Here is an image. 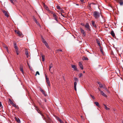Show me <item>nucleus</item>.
Instances as JSON below:
<instances>
[{
    "mask_svg": "<svg viewBox=\"0 0 123 123\" xmlns=\"http://www.w3.org/2000/svg\"><path fill=\"white\" fill-rule=\"evenodd\" d=\"M25 54L26 55L27 57H28V53L27 51H26L25 52Z\"/></svg>",
    "mask_w": 123,
    "mask_h": 123,
    "instance_id": "c756f323",
    "label": "nucleus"
},
{
    "mask_svg": "<svg viewBox=\"0 0 123 123\" xmlns=\"http://www.w3.org/2000/svg\"><path fill=\"white\" fill-rule=\"evenodd\" d=\"M14 31L15 32L17 33L18 36H21L22 35V33L20 32V31H18L16 30H15Z\"/></svg>",
    "mask_w": 123,
    "mask_h": 123,
    "instance_id": "f03ea898",
    "label": "nucleus"
},
{
    "mask_svg": "<svg viewBox=\"0 0 123 123\" xmlns=\"http://www.w3.org/2000/svg\"><path fill=\"white\" fill-rule=\"evenodd\" d=\"M103 88L104 89H105L106 91H108V90L106 88H105V87H103Z\"/></svg>",
    "mask_w": 123,
    "mask_h": 123,
    "instance_id": "8fccbe9b",
    "label": "nucleus"
},
{
    "mask_svg": "<svg viewBox=\"0 0 123 123\" xmlns=\"http://www.w3.org/2000/svg\"><path fill=\"white\" fill-rule=\"evenodd\" d=\"M59 121L60 122V123H64L62 121L61 119Z\"/></svg>",
    "mask_w": 123,
    "mask_h": 123,
    "instance_id": "c03bdc74",
    "label": "nucleus"
},
{
    "mask_svg": "<svg viewBox=\"0 0 123 123\" xmlns=\"http://www.w3.org/2000/svg\"><path fill=\"white\" fill-rule=\"evenodd\" d=\"M42 42L44 43V44L45 43H46V41L44 39L43 37H42Z\"/></svg>",
    "mask_w": 123,
    "mask_h": 123,
    "instance_id": "a211bd4d",
    "label": "nucleus"
},
{
    "mask_svg": "<svg viewBox=\"0 0 123 123\" xmlns=\"http://www.w3.org/2000/svg\"><path fill=\"white\" fill-rule=\"evenodd\" d=\"M119 3L120 6H122L123 5V0L120 1Z\"/></svg>",
    "mask_w": 123,
    "mask_h": 123,
    "instance_id": "393cba45",
    "label": "nucleus"
},
{
    "mask_svg": "<svg viewBox=\"0 0 123 123\" xmlns=\"http://www.w3.org/2000/svg\"><path fill=\"white\" fill-rule=\"evenodd\" d=\"M39 114H40L42 116V117L43 118V117H44V116L42 114V113L41 111L39 113Z\"/></svg>",
    "mask_w": 123,
    "mask_h": 123,
    "instance_id": "e433bc0d",
    "label": "nucleus"
},
{
    "mask_svg": "<svg viewBox=\"0 0 123 123\" xmlns=\"http://www.w3.org/2000/svg\"><path fill=\"white\" fill-rule=\"evenodd\" d=\"M83 59L85 60H88V59L87 58L85 57H84V58Z\"/></svg>",
    "mask_w": 123,
    "mask_h": 123,
    "instance_id": "a19ab883",
    "label": "nucleus"
},
{
    "mask_svg": "<svg viewBox=\"0 0 123 123\" xmlns=\"http://www.w3.org/2000/svg\"><path fill=\"white\" fill-rule=\"evenodd\" d=\"M7 17H8L9 16H6Z\"/></svg>",
    "mask_w": 123,
    "mask_h": 123,
    "instance_id": "0e129e2a",
    "label": "nucleus"
},
{
    "mask_svg": "<svg viewBox=\"0 0 123 123\" xmlns=\"http://www.w3.org/2000/svg\"><path fill=\"white\" fill-rule=\"evenodd\" d=\"M97 44H98L99 46L100 47V48H101V44L99 42V41L97 40Z\"/></svg>",
    "mask_w": 123,
    "mask_h": 123,
    "instance_id": "b1692460",
    "label": "nucleus"
},
{
    "mask_svg": "<svg viewBox=\"0 0 123 123\" xmlns=\"http://www.w3.org/2000/svg\"><path fill=\"white\" fill-rule=\"evenodd\" d=\"M76 5H78V4H76Z\"/></svg>",
    "mask_w": 123,
    "mask_h": 123,
    "instance_id": "338daca9",
    "label": "nucleus"
},
{
    "mask_svg": "<svg viewBox=\"0 0 123 123\" xmlns=\"http://www.w3.org/2000/svg\"><path fill=\"white\" fill-rule=\"evenodd\" d=\"M39 114H40L42 116V117L43 118V117H44V116L42 114V113L41 111L39 113Z\"/></svg>",
    "mask_w": 123,
    "mask_h": 123,
    "instance_id": "4c0bfd02",
    "label": "nucleus"
},
{
    "mask_svg": "<svg viewBox=\"0 0 123 123\" xmlns=\"http://www.w3.org/2000/svg\"><path fill=\"white\" fill-rule=\"evenodd\" d=\"M9 100L10 104L12 105L13 103V102L11 100V99H9Z\"/></svg>",
    "mask_w": 123,
    "mask_h": 123,
    "instance_id": "c85d7f7f",
    "label": "nucleus"
},
{
    "mask_svg": "<svg viewBox=\"0 0 123 123\" xmlns=\"http://www.w3.org/2000/svg\"><path fill=\"white\" fill-rule=\"evenodd\" d=\"M90 96H91V97L92 98H93V99H95V97H94V96H92V95H90Z\"/></svg>",
    "mask_w": 123,
    "mask_h": 123,
    "instance_id": "79ce46f5",
    "label": "nucleus"
},
{
    "mask_svg": "<svg viewBox=\"0 0 123 123\" xmlns=\"http://www.w3.org/2000/svg\"><path fill=\"white\" fill-rule=\"evenodd\" d=\"M53 67V65L51 63L50 65L49 66V71L50 72V69L51 68H52Z\"/></svg>",
    "mask_w": 123,
    "mask_h": 123,
    "instance_id": "a878e982",
    "label": "nucleus"
},
{
    "mask_svg": "<svg viewBox=\"0 0 123 123\" xmlns=\"http://www.w3.org/2000/svg\"><path fill=\"white\" fill-rule=\"evenodd\" d=\"M40 91L45 96H46V94L44 91L41 88L40 89Z\"/></svg>",
    "mask_w": 123,
    "mask_h": 123,
    "instance_id": "ddd939ff",
    "label": "nucleus"
},
{
    "mask_svg": "<svg viewBox=\"0 0 123 123\" xmlns=\"http://www.w3.org/2000/svg\"><path fill=\"white\" fill-rule=\"evenodd\" d=\"M77 85V82H74V89L76 91V86Z\"/></svg>",
    "mask_w": 123,
    "mask_h": 123,
    "instance_id": "f3484780",
    "label": "nucleus"
},
{
    "mask_svg": "<svg viewBox=\"0 0 123 123\" xmlns=\"http://www.w3.org/2000/svg\"><path fill=\"white\" fill-rule=\"evenodd\" d=\"M23 65H20V71L21 72H22L23 74L24 72V71H23Z\"/></svg>",
    "mask_w": 123,
    "mask_h": 123,
    "instance_id": "6e6552de",
    "label": "nucleus"
},
{
    "mask_svg": "<svg viewBox=\"0 0 123 123\" xmlns=\"http://www.w3.org/2000/svg\"><path fill=\"white\" fill-rule=\"evenodd\" d=\"M46 79V82L48 84V85L50 86V82L49 80V79L47 78L46 75L45 74Z\"/></svg>",
    "mask_w": 123,
    "mask_h": 123,
    "instance_id": "0eeeda50",
    "label": "nucleus"
},
{
    "mask_svg": "<svg viewBox=\"0 0 123 123\" xmlns=\"http://www.w3.org/2000/svg\"><path fill=\"white\" fill-rule=\"evenodd\" d=\"M0 107L1 108L3 107V106L1 104V102H0Z\"/></svg>",
    "mask_w": 123,
    "mask_h": 123,
    "instance_id": "09e8293b",
    "label": "nucleus"
},
{
    "mask_svg": "<svg viewBox=\"0 0 123 123\" xmlns=\"http://www.w3.org/2000/svg\"><path fill=\"white\" fill-rule=\"evenodd\" d=\"M98 84L99 85V84H101V83L100 82H98Z\"/></svg>",
    "mask_w": 123,
    "mask_h": 123,
    "instance_id": "4d7b16f0",
    "label": "nucleus"
},
{
    "mask_svg": "<svg viewBox=\"0 0 123 123\" xmlns=\"http://www.w3.org/2000/svg\"><path fill=\"white\" fill-rule=\"evenodd\" d=\"M43 7L44 8L47 10V11L49 13L53 14V15H56L53 12L50 11L49 8L47 6L45 5L44 4H43Z\"/></svg>",
    "mask_w": 123,
    "mask_h": 123,
    "instance_id": "f257e3e1",
    "label": "nucleus"
},
{
    "mask_svg": "<svg viewBox=\"0 0 123 123\" xmlns=\"http://www.w3.org/2000/svg\"><path fill=\"white\" fill-rule=\"evenodd\" d=\"M81 32L82 33L84 36H85L86 35V33L84 31V30L82 29V28L80 29Z\"/></svg>",
    "mask_w": 123,
    "mask_h": 123,
    "instance_id": "9d476101",
    "label": "nucleus"
},
{
    "mask_svg": "<svg viewBox=\"0 0 123 123\" xmlns=\"http://www.w3.org/2000/svg\"><path fill=\"white\" fill-rule=\"evenodd\" d=\"M60 13H61V15H62H62H64V14H62L61 13V12H60Z\"/></svg>",
    "mask_w": 123,
    "mask_h": 123,
    "instance_id": "bf43d9fd",
    "label": "nucleus"
},
{
    "mask_svg": "<svg viewBox=\"0 0 123 123\" xmlns=\"http://www.w3.org/2000/svg\"><path fill=\"white\" fill-rule=\"evenodd\" d=\"M74 79L75 82H77L78 81V78L76 77H74Z\"/></svg>",
    "mask_w": 123,
    "mask_h": 123,
    "instance_id": "bb28decb",
    "label": "nucleus"
},
{
    "mask_svg": "<svg viewBox=\"0 0 123 123\" xmlns=\"http://www.w3.org/2000/svg\"><path fill=\"white\" fill-rule=\"evenodd\" d=\"M53 17L54 18V19L55 20H56L57 22L58 21V19H57V16H53Z\"/></svg>",
    "mask_w": 123,
    "mask_h": 123,
    "instance_id": "5701e85b",
    "label": "nucleus"
},
{
    "mask_svg": "<svg viewBox=\"0 0 123 123\" xmlns=\"http://www.w3.org/2000/svg\"><path fill=\"white\" fill-rule=\"evenodd\" d=\"M72 67L73 69L74 70L77 71V66H76L75 65H72Z\"/></svg>",
    "mask_w": 123,
    "mask_h": 123,
    "instance_id": "7ed1b4c3",
    "label": "nucleus"
},
{
    "mask_svg": "<svg viewBox=\"0 0 123 123\" xmlns=\"http://www.w3.org/2000/svg\"><path fill=\"white\" fill-rule=\"evenodd\" d=\"M33 20L35 21V23H36V24L38 25L39 26H40V25L39 22L37 21V19H36V18H35L34 17H33Z\"/></svg>",
    "mask_w": 123,
    "mask_h": 123,
    "instance_id": "20e7f679",
    "label": "nucleus"
},
{
    "mask_svg": "<svg viewBox=\"0 0 123 123\" xmlns=\"http://www.w3.org/2000/svg\"><path fill=\"white\" fill-rule=\"evenodd\" d=\"M119 0L120 1H123V0Z\"/></svg>",
    "mask_w": 123,
    "mask_h": 123,
    "instance_id": "052dcab7",
    "label": "nucleus"
},
{
    "mask_svg": "<svg viewBox=\"0 0 123 123\" xmlns=\"http://www.w3.org/2000/svg\"><path fill=\"white\" fill-rule=\"evenodd\" d=\"M94 104L96 105V106H97L98 107H99V103L98 102H95Z\"/></svg>",
    "mask_w": 123,
    "mask_h": 123,
    "instance_id": "4be33fe9",
    "label": "nucleus"
},
{
    "mask_svg": "<svg viewBox=\"0 0 123 123\" xmlns=\"http://www.w3.org/2000/svg\"><path fill=\"white\" fill-rule=\"evenodd\" d=\"M92 25L93 26L95 27H96V25L95 24V22L94 21H92Z\"/></svg>",
    "mask_w": 123,
    "mask_h": 123,
    "instance_id": "6ab92c4d",
    "label": "nucleus"
},
{
    "mask_svg": "<svg viewBox=\"0 0 123 123\" xmlns=\"http://www.w3.org/2000/svg\"><path fill=\"white\" fill-rule=\"evenodd\" d=\"M104 105L105 106V109L106 110H109L110 109L109 108H108L107 107V106L105 104L103 105Z\"/></svg>",
    "mask_w": 123,
    "mask_h": 123,
    "instance_id": "412c9836",
    "label": "nucleus"
},
{
    "mask_svg": "<svg viewBox=\"0 0 123 123\" xmlns=\"http://www.w3.org/2000/svg\"><path fill=\"white\" fill-rule=\"evenodd\" d=\"M56 118L58 120V121H59L61 119L58 117H56Z\"/></svg>",
    "mask_w": 123,
    "mask_h": 123,
    "instance_id": "ea45409f",
    "label": "nucleus"
},
{
    "mask_svg": "<svg viewBox=\"0 0 123 123\" xmlns=\"http://www.w3.org/2000/svg\"><path fill=\"white\" fill-rule=\"evenodd\" d=\"M12 105L14 107H17V106L15 104H14V103H13Z\"/></svg>",
    "mask_w": 123,
    "mask_h": 123,
    "instance_id": "2f4dec72",
    "label": "nucleus"
},
{
    "mask_svg": "<svg viewBox=\"0 0 123 123\" xmlns=\"http://www.w3.org/2000/svg\"><path fill=\"white\" fill-rule=\"evenodd\" d=\"M47 47L48 49H50V48L49 47V46L48 45V43H45L44 44Z\"/></svg>",
    "mask_w": 123,
    "mask_h": 123,
    "instance_id": "aec40b11",
    "label": "nucleus"
},
{
    "mask_svg": "<svg viewBox=\"0 0 123 123\" xmlns=\"http://www.w3.org/2000/svg\"><path fill=\"white\" fill-rule=\"evenodd\" d=\"M111 34L112 36L113 37H115V34L113 31H111Z\"/></svg>",
    "mask_w": 123,
    "mask_h": 123,
    "instance_id": "dca6fc26",
    "label": "nucleus"
},
{
    "mask_svg": "<svg viewBox=\"0 0 123 123\" xmlns=\"http://www.w3.org/2000/svg\"><path fill=\"white\" fill-rule=\"evenodd\" d=\"M98 89L99 90V91L100 92H101V91H101L100 89L99 88H98Z\"/></svg>",
    "mask_w": 123,
    "mask_h": 123,
    "instance_id": "6e6d98bb",
    "label": "nucleus"
},
{
    "mask_svg": "<svg viewBox=\"0 0 123 123\" xmlns=\"http://www.w3.org/2000/svg\"><path fill=\"white\" fill-rule=\"evenodd\" d=\"M100 48V51L102 53V54H103L104 53H103V51L101 47Z\"/></svg>",
    "mask_w": 123,
    "mask_h": 123,
    "instance_id": "f704fd0d",
    "label": "nucleus"
},
{
    "mask_svg": "<svg viewBox=\"0 0 123 123\" xmlns=\"http://www.w3.org/2000/svg\"><path fill=\"white\" fill-rule=\"evenodd\" d=\"M36 110L37 111V112L39 113L41 111L39 110V109H36Z\"/></svg>",
    "mask_w": 123,
    "mask_h": 123,
    "instance_id": "473e14b6",
    "label": "nucleus"
},
{
    "mask_svg": "<svg viewBox=\"0 0 123 123\" xmlns=\"http://www.w3.org/2000/svg\"><path fill=\"white\" fill-rule=\"evenodd\" d=\"M3 12L4 14L5 15H9L8 14V12L5 11H2Z\"/></svg>",
    "mask_w": 123,
    "mask_h": 123,
    "instance_id": "f8f14e48",
    "label": "nucleus"
},
{
    "mask_svg": "<svg viewBox=\"0 0 123 123\" xmlns=\"http://www.w3.org/2000/svg\"><path fill=\"white\" fill-rule=\"evenodd\" d=\"M83 76V74L82 73H80V74L79 78Z\"/></svg>",
    "mask_w": 123,
    "mask_h": 123,
    "instance_id": "72a5a7b5",
    "label": "nucleus"
},
{
    "mask_svg": "<svg viewBox=\"0 0 123 123\" xmlns=\"http://www.w3.org/2000/svg\"><path fill=\"white\" fill-rule=\"evenodd\" d=\"M3 47L9 53L8 50V48L7 47V46L5 45H3Z\"/></svg>",
    "mask_w": 123,
    "mask_h": 123,
    "instance_id": "1a4fd4ad",
    "label": "nucleus"
},
{
    "mask_svg": "<svg viewBox=\"0 0 123 123\" xmlns=\"http://www.w3.org/2000/svg\"><path fill=\"white\" fill-rule=\"evenodd\" d=\"M99 87L100 88H102L103 87V86L102 84H99Z\"/></svg>",
    "mask_w": 123,
    "mask_h": 123,
    "instance_id": "a18cd8bd",
    "label": "nucleus"
},
{
    "mask_svg": "<svg viewBox=\"0 0 123 123\" xmlns=\"http://www.w3.org/2000/svg\"><path fill=\"white\" fill-rule=\"evenodd\" d=\"M16 52L17 55H18L19 54L18 52V49H17L15 50Z\"/></svg>",
    "mask_w": 123,
    "mask_h": 123,
    "instance_id": "37998d69",
    "label": "nucleus"
},
{
    "mask_svg": "<svg viewBox=\"0 0 123 123\" xmlns=\"http://www.w3.org/2000/svg\"><path fill=\"white\" fill-rule=\"evenodd\" d=\"M79 65L80 68L82 70L83 69V67L82 65L80 62H79Z\"/></svg>",
    "mask_w": 123,
    "mask_h": 123,
    "instance_id": "9b49d317",
    "label": "nucleus"
},
{
    "mask_svg": "<svg viewBox=\"0 0 123 123\" xmlns=\"http://www.w3.org/2000/svg\"><path fill=\"white\" fill-rule=\"evenodd\" d=\"M101 15V13L97 11L94 12L93 14V15Z\"/></svg>",
    "mask_w": 123,
    "mask_h": 123,
    "instance_id": "423d86ee",
    "label": "nucleus"
},
{
    "mask_svg": "<svg viewBox=\"0 0 123 123\" xmlns=\"http://www.w3.org/2000/svg\"><path fill=\"white\" fill-rule=\"evenodd\" d=\"M65 123H68L67 122H66Z\"/></svg>",
    "mask_w": 123,
    "mask_h": 123,
    "instance_id": "774afa93",
    "label": "nucleus"
},
{
    "mask_svg": "<svg viewBox=\"0 0 123 123\" xmlns=\"http://www.w3.org/2000/svg\"><path fill=\"white\" fill-rule=\"evenodd\" d=\"M62 16L63 17H64V18H67L68 17H67L68 16Z\"/></svg>",
    "mask_w": 123,
    "mask_h": 123,
    "instance_id": "603ef678",
    "label": "nucleus"
},
{
    "mask_svg": "<svg viewBox=\"0 0 123 123\" xmlns=\"http://www.w3.org/2000/svg\"><path fill=\"white\" fill-rule=\"evenodd\" d=\"M11 2L12 4H14V3L13 2V1H15L16 0H9Z\"/></svg>",
    "mask_w": 123,
    "mask_h": 123,
    "instance_id": "7c9ffc66",
    "label": "nucleus"
},
{
    "mask_svg": "<svg viewBox=\"0 0 123 123\" xmlns=\"http://www.w3.org/2000/svg\"><path fill=\"white\" fill-rule=\"evenodd\" d=\"M37 74H38V75H39V72L37 71L36 72V74L35 75V76H36Z\"/></svg>",
    "mask_w": 123,
    "mask_h": 123,
    "instance_id": "58836bf2",
    "label": "nucleus"
},
{
    "mask_svg": "<svg viewBox=\"0 0 123 123\" xmlns=\"http://www.w3.org/2000/svg\"><path fill=\"white\" fill-rule=\"evenodd\" d=\"M83 73H85V72L84 71H83Z\"/></svg>",
    "mask_w": 123,
    "mask_h": 123,
    "instance_id": "69168bd1",
    "label": "nucleus"
},
{
    "mask_svg": "<svg viewBox=\"0 0 123 123\" xmlns=\"http://www.w3.org/2000/svg\"><path fill=\"white\" fill-rule=\"evenodd\" d=\"M57 9H61L60 7L59 6H57Z\"/></svg>",
    "mask_w": 123,
    "mask_h": 123,
    "instance_id": "c9c22d12",
    "label": "nucleus"
},
{
    "mask_svg": "<svg viewBox=\"0 0 123 123\" xmlns=\"http://www.w3.org/2000/svg\"><path fill=\"white\" fill-rule=\"evenodd\" d=\"M15 119L16 121H17L18 123H20V121L19 118H17L16 117H15Z\"/></svg>",
    "mask_w": 123,
    "mask_h": 123,
    "instance_id": "4468645a",
    "label": "nucleus"
},
{
    "mask_svg": "<svg viewBox=\"0 0 123 123\" xmlns=\"http://www.w3.org/2000/svg\"><path fill=\"white\" fill-rule=\"evenodd\" d=\"M42 58V61H44V55H42L41 56Z\"/></svg>",
    "mask_w": 123,
    "mask_h": 123,
    "instance_id": "cd10ccee",
    "label": "nucleus"
},
{
    "mask_svg": "<svg viewBox=\"0 0 123 123\" xmlns=\"http://www.w3.org/2000/svg\"><path fill=\"white\" fill-rule=\"evenodd\" d=\"M57 51H62V50L61 49H58L57 50Z\"/></svg>",
    "mask_w": 123,
    "mask_h": 123,
    "instance_id": "864d4df0",
    "label": "nucleus"
},
{
    "mask_svg": "<svg viewBox=\"0 0 123 123\" xmlns=\"http://www.w3.org/2000/svg\"><path fill=\"white\" fill-rule=\"evenodd\" d=\"M14 48L15 49V50L18 49V47L17 46H15Z\"/></svg>",
    "mask_w": 123,
    "mask_h": 123,
    "instance_id": "49530a36",
    "label": "nucleus"
},
{
    "mask_svg": "<svg viewBox=\"0 0 123 123\" xmlns=\"http://www.w3.org/2000/svg\"><path fill=\"white\" fill-rule=\"evenodd\" d=\"M100 16H94L96 18H98Z\"/></svg>",
    "mask_w": 123,
    "mask_h": 123,
    "instance_id": "de8ad7c7",
    "label": "nucleus"
},
{
    "mask_svg": "<svg viewBox=\"0 0 123 123\" xmlns=\"http://www.w3.org/2000/svg\"><path fill=\"white\" fill-rule=\"evenodd\" d=\"M100 92L102 96L105 97L107 96L102 91H101Z\"/></svg>",
    "mask_w": 123,
    "mask_h": 123,
    "instance_id": "2eb2a0df",
    "label": "nucleus"
},
{
    "mask_svg": "<svg viewBox=\"0 0 123 123\" xmlns=\"http://www.w3.org/2000/svg\"><path fill=\"white\" fill-rule=\"evenodd\" d=\"M91 4H93V5H94L95 4L94 3H92Z\"/></svg>",
    "mask_w": 123,
    "mask_h": 123,
    "instance_id": "680f3d73",
    "label": "nucleus"
},
{
    "mask_svg": "<svg viewBox=\"0 0 123 123\" xmlns=\"http://www.w3.org/2000/svg\"><path fill=\"white\" fill-rule=\"evenodd\" d=\"M80 0L81 2H82L83 1V0Z\"/></svg>",
    "mask_w": 123,
    "mask_h": 123,
    "instance_id": "e2e57ef3",
    "label": "nucleus"
},
{
    "mask_svg": "<svg viewBox=\"0 0 123 123\" xmlns=\"http://www.w3.org/2000/svg\"><path fill=\"white\" fill-rule=\"evenodd\" d=\"M81 25H82V26H83V25H84V24H81Z\"/></svg>",
    "mask_w": 123,
    "mask_h": 123,
    "instance_id": "13d9d810",
    "label": "nucleus"
},
{
    "mask_svg": "<svg viewBox=\"0 0 123 123\" xmlns=\"http://www.w3.org/2000/svg\"><path fill=\"white\" fill-rule=\"evenodd\" d=\"M14 47L15 46H17L16 44V43H14Z\"/></svg>",
    "mask_w": 123,
    "mask_h": 123,
    "instance_id": "5fc2aeb1",
    "label": "nucleus"
},
{
    "mask_svg": "<svg viewBox=\"0 0 123 123\" xmlns=\"http://www.w3.org/2000/svg\"><path fill=\"white\" fill-rule=\"evenodd\" d=\"M34 107H35V108H36V109H39V108H38V107H37V106H36V105H34Z\"/></svg>",
    "mask_w": 123,
    "mask_h": 123,
    "instance_id": "3c124183",
    "label": "nucleus"
},
{
    "mask_svg": "<svg viewBox=\"0 0 123 123\" xmlns=\"http://www.w3.org/2000/svg\"><path fill=\"white\" fill-rule=\"evenodd\" d=\"M85 26V28H86L88 30H90L89 24L88 23H86Z\"/></svg>",
    "mask_w": 123,
    "mask_h": 123,
    "instance_id": "39448f33",
    "label": "nucleus"
}]
</instances>
